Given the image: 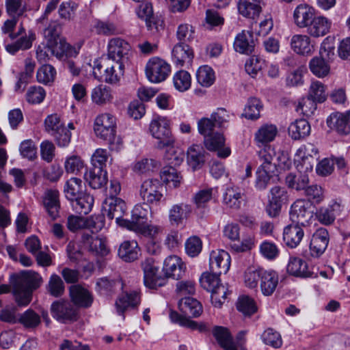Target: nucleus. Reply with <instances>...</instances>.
I'll list each match as a JSON object with an SVG mask.
<instances>
[{
    "instance_id": "f257e3e1",
    "label": "nucleus",
    "mask_w": 350,
    "mask_h": 350,
    "mask_svg": "<svg viewBox=\"0 0 350 350\" xmlns=\"http://www.w3.org/2000/svg\"><path fill=\"white\" fill-rule=\"evenodd\" d=\"M43 279L38 273L32 270L23 271L11 280L12 293L18 305H28L32 297L33 291L42 284Z\"/></svg>"
},
{
    "instance_id": "f03ea898",
    "label": "nucleus",
    "mask_w": 350,
    "mask_h": 350,
    "mask_svg": "<svg viewBox=\"0 0 350 350\" xmlns=\"http://www.w3.org/2000/svg\"><path fill=\"white\" fill-rule=\"evenodd\" d=\"M178 308L184 316L176 311L171 310L170 318L173 323L193 330L198 329L200 332L206 330L205 325L198 324L196 321L189 319V318L198 317L202 312V306L196 299L191 297L182 298L178 301Z\"/></svg>"
},
{
    "instance_id": "7ed1b4c3",
    "label": "nucleus",
    "mask_w": 350,
    "mask_h": 350,
    "mask_svg": "<svg viewBox=\"0 0 350 350\" xmlns=\"http://www.w3.org/2000/svg\"><path fill=\"white\" fill-rule=\"evenodd\" d=\"M221 274L213 272H204L200 282L202 287L211 293V302L215 307L220 308L230 293L228 288L220 283Z\"/></svg>"
},
{
    "instance_id": "20e7f679",
    "label": "nucleus",
    "mask_w": 350,
    "mask_h": 350,
    "mask_svg": "<svg viewBox=\"0 0 350 350\" xmlns=\"http://www.w3.org/2000/svg\"><path fill=\"white\" fill-rule=\"evenodd\" d=\"M50 311L52 317L61 323H72L80 318L79 310L68 299L53 301L51 305Z\"/></svg>"
},
{
    "instance_id": "39448f33",
    "label": "nucleus",
    "mask_w": 350,
    "mask_h": 350,
    "mask_svg": "<svg viewBox=\"0 0 350 350\" xmlns=\"http://www.w3.org/2000/svg\"><path fill=\"white\" fill-rule=\"evenodd\" d=\"M149 129L152 135L158 139L157 148L163 149L174 146L175 139L172 135L167 120L161 117L153 119Z\"/></svg>"
},
{
    "instance_id": "423d86ee",
    "label": "nucleus",
    "mask_w": 350,
    "mask_h": 350,
    "mask_svg": "<svg viewBox=\"0 0 350 350\" xmlns=\"http://www.w3.org/2000/svg\"><path fill=\"white\" fill-rule=\"evenodd\" d=\"M165 157L169 165L162 168L160 172L161 179L169 187H178L183 181V176L174 167L182 163L183 157L180 154H170V153H167Z\"/></svg>"
},
{
    "instance_id": "0eeeda50",
    "label": "nucleus",
    "mask_w": 350,
    "mask_h": 350,
    "mask_svg": "<svg viewBox=\"0 0 350 350\" xmlns=\"http://www.w3.org/2000/svg\"><path fill=\"white\" fill-rule=\"evenodd\" d=\"M144 282L146 287L157 289L164 286L166 278L159 273V267L153 258H148L142 262Z\"/></svg>"
},
{
    "instance_id": "6e6552de",
    "label": "nucleus",
    "mask_w": 350,
    "mask_h": 350,
    "mask_svg": "<svg viewBox=\"0 0 350 350\" xmlns=\"http://www.w3.org/2000/svg\"><path fill=\"white\" fill-rule=\"evenodd\" d=\"M260 161L262 163L258 167L265 168L267 171H275L277 166L288 167L290 161L280 152L277 153L271 146H265L258 152Z\"/></svg>"
},
{
    "instance_id": "1a4fd4ad",
    "label": "nucleus",
    "mask_w": 350,
    "mask_h": 350,
    "mask_svg": "<svg viewBox=\"0 0 350 350\" xmlns=\"http://www.w3.org/2000/svg\"><path fill=\"white\" fill-rule=\"evenodd\" d=\"M116 223L122 228L152 239H155L163 231L162 226L154 225L143 220H116Z\"/></svg>"
},
{
    "instance_id": "9d476101",
    "label": "nucleus",
    "mask_w": 350,
    "mask_h": 350,
    "mask_svg": "<svg viewBox=\"0 0 350 350\" xmlns=\"http://www.w3.org/2000/svg\"><path fill=\"white\" fill-rule=\"evenodd\" d=\"M131 50L130 44L120 38H112L108 43V58L112 59L118 66L120 74H122L124 65L122 61L128 58V54Z\"/></svg>"
},
{
    "instance_id": "9b49d317",
    "label": "nucleus",
    "mask_w": 350,
    "mask_h": 350,
    "mask_svg": "<svg viewBox=\"0 0 350 350\" xmlns=\"http://www.w3.org/2000/svg\"><path fill=\"white\" fill-rule=\"evenodd\" d=\"M170 70V65L159 57L151 58L146 66V77L152 83L165 81Z\"/></svg>"
},
{
    "instance_id": "f8f14e48",
    "label": "nucleus",
    "mask_w": 350,
    "mask_h": 350,
    "mask_svg": "<svg viewBox=\"0 0 350 350\" xmlns=\"http://www.w3.org/2000/svg\"><path fill=\"white\" fill-rule=\"evenodd\" d=\"M116 118L109 113H103L96 117L94 132L97 137L104 140H111L116 133Z\"/></svg>"
},
{
    "instance_id": "ddd939ff",
    "label": "nucleus",
    "mask_w": 350,
    "mask_h": 350,
    "mask_svg": "<svg viewBox=\"0 0 350 350\" xmlns=\"http://www.w3.org/2000/svg\"><path fill=\"white\" fill-rule=\"evenodd\" d=\"M288 200L286 189L280 186H275L269 191L268 204L266 211L270 217H276L281 211L282 204Z\"/></svg>"
},
{
    "instance_id": "4468645a",
    "label": "nucleus",
    "mask_w": 350,
    "mask_h": 350,
    "mask_svg": "<svg viewBox=\"0 0 350 350\" xmlns=\"http://www.w3.org/2000/svg\"><path fill=\"white\" fill-rule=\"evenodd\" d=\"M163 185L157 179H148L143 182L140 188L142 198L148 203H157L163 197Z\"/></svg>"
},
{
    "instance_id": "2eb2a0df",
    "label": "nucleus",
    "mask_w": 350,
    "mask_h": 350,
    "mask_svg": "<svg viewBox=\"0 0 350 350\" xmlns=\"http://www.w3.org/2000/svg\"><path fill=\"white\" fill-rule=\"evenodd\" d=\"M329 241L327 230L324 228H318L313 234L310 243V256L313 258L320 257L327 247Z\"/></svg>"
},
{
    "instance_id": "dca6fc26",
    "label": "nucleus",
    "mask_w": 350,
    "mask_h": 350,
    "mask_svg": "<svg viewBox=\"0 0 350 350\" xmlns=\"http://www.w3.org/2000/svg\"><path fill=\"white\" fill-rule=\"evenodd\" d=\"M127 210L126 203L119 198H108L104 202L102 215L109 219H123Z\"/></svg>"
},
{
    "instance_id": "f3484780",
    "label": "nucleus",
    "mask_w": 350,
    "mask_h": 350,
    "mask_svg": "<svg viewBox=\"0 0 350 350\" xmlns=\"http://www.w3.org/2000/svg\"><path fill=\"white\" fill-rule=\"evenodd\" d=\"M209 265L211 272L225 274L230 267V256L224 250L212 251L210 254Z\"/></svg>"
},
{
    "instance_id": "a211bd4d",
    "label": "nucleus",
    "mask_w": 350,
    "mask_h": 350,
    "mask_svg": "<svg viewBox=\"0 0 350 350\" xmlns=\"http://www.w3.org/2000/svg\"><path fill=\"white\" fill-rule=\"evenodd\" d=\"M70 301L79 308H88L93 303L94 297L86 288L80 285H72L69 288Z\"/></svg>"
},
{
    "instance_id": "6ab92c4d",
    "label": "nucleus",
    "mask_w": 350,
    "mask_h": 350,
    "mask_svg": "<svg viewBox=\"0 0 350 350\" xmlns=\"http://www.w3.org/2000/svg\"><path fill=\"white\" fill-rule=\"evenodd\" d=\"M304 226L305 225L303 223L293 221L291 224L284 228L283 239L288 247L295 248L301 243L304 235Z\"/></svg>"
},
{
    "instance_id": "aec40b11",
    "label": "nucleus",
    "mask_w": 350,
    "mask_h": 350,
    "mask_svg": "<svg viewBox=\"0 0 350 350\" xmlns=\"http://www.w3.org/2000/svg\"><path fill=\"white\" fill-rule=\"evenodd\" d=\"M163 270L165 273V278H172L179 280L183 277L186 271V266L182 259L172 255L167 257L163 263Z\"/></svg>"
},
{
    "instance_id": "412c9836",
    "label": "nucleus",
    "mask_w": 350,
    "mask_h": 350,
    "mask_svg": "<svg viewBox=\"0 0 350 350\" xmlns=\"http://www.w3.org/2000/svg\"><path fill=\"white\" fill-rule=\"evenodd\" d=\"M94 201L93 196L88 193H83L71 201V206L77 215H70L67 219H84L83 216L91 211Z\"/></svg>"
},
{
    "instance_id": "4be33fe9",
    "label": "nucleus",
    "mask_w": 350,
    "mask_h": 350,
    "mask_svg": "<svg viewBox=\"0 0 350 350\" xmlns=\"http://www.w3.org/2000/svg\"><path fill=\"white\" fill-rule=\"evenodd\" d=\"M350 111L345 113H332L327 119V124L331 129L338 133L347 135L350 133Z\"/></svg>"
},
{
    "instance_id": "5701e85b",
    "label": "nucleus",
    "mask_w": 350,
    "mask_h": 350,
    "mask_svg": "<svg viewBox=\"0 0 350 350\" xmlns=\"http://www.w3.org/2000/svg\"><path fill=\"white\" fill-rule=\"evenodd\" d=\"M233 46L234 50L241 54L250 55L254 51L255 42L252 31L243 30L235 37Z\"/></svg>"
},
{
    "instance_id": "b1692460",
    "label": "nucleus",
    "mask_w": 350,
    "mask_h": 350,
    "mask_svg": "<svg viewBox=\"0 0 350 350\" xmlns=\"http://www.w3.org/2000/svg\"><path fill=\"white\" fill-rule=\"evenodd\" d=\"M225 139L222 134L216 133L210 136L204 137V145L211 151H217V156L220 158H226L230 154V149L224 147Z\"/></svg>"
},
{
    "instance_id": "393cba45",
    "label": "nucleus",
    "mask_w": 350,
    "mask_h": 350,
    "mask_svg": "<svg viewBox=\"0 0 350 350\" xmlns=\"http://www.w3.org/2000/svg\"><path fill=\"white\" fill-rule=\"evenodd\" d=\"M286 271L290 275L300 278H310L314 275V272L308 264L303 259L297 256L289 258Z\"/></svg>"
},
{
    "instance_id": "a878e982",
    "label": "nucleus",
    "mask_w": 350,
    "mask_h": 350,
    "mask_svg": "<svg viewBox=\"0 0 350 350\" xmlns=\"http://www.w3.org/2000/svg\"><path fill=\"white\" fill-rule=\"evenodd\" d=\"M172 55L174 64L179 67L190 64L193 57L190 46L183 42H179L174 46Z\"/></svg>"
},
{
    "instance_id": "bb28decb",
    "label": "nucleus",
    "mask_w": 350,
    "mask_h": 350,
    "mask_svg": "<svg viewBox=\"0 0 350 350\" xmlns=\"http://www.w3.org/2000/svg\"><path fill=\"white\" fill-rule=\"evenodd\" d=\"M279 278L278 273L273 270L261 271L260 288L262 293L265 296L271 295L278 285Z\"/></svg>"
},
{
    "instance_id": "cd10ccee",
    "label": "nucleus",
    "mask_w": 350,
    "mask_h": 350,
    "mask_svg": "<svg viewBox=\"0 0 350 350\" xmlns=\"http://www.w3.org/2000/svg\"><path fill=\"white\" fill-rule=\"evenodd\" d=\"M59 193L57 190L49 189L44 193L43 198L44 206L52 219L61 217L59 214Z\"/></svg>"
},
{
    "instance_id": "c85d7f7f",
    "label": "nucleus",
    "mask_w": 350,
    "mask_h": 350,
    "mask_svg": "<svg viewBox=\"0 0 350 350\" xmlns=\"http://www.w3.org/2000/svg\"><path fill=\"white\" fill-rule=\"evenodd\" d=\"M140 303L139 294L135 291L126 293L118 297L116 301L117 312L124 318V312L130 309L137 307Z\"/></svg>"
},
{
    "instance_id": "c756f323",
    "label": "nucleus",
    "mask_w": 350,
    "mask_h": 350,
    "mask_svg": "<svg viewBox=\"0 0 350 350\" xmlns=\"http://www.w3.org/2000/svg\"><path fill=\"white\" fill-rule=\"evenodd\" d=\"M261 0H239L237 8L239 13L245 18L255 19L262 12Z\"/></svg>"
},
{
    "instance_id": "7c9ffc66",
    "label": "nucleus",
    "mask_w": 350,
    "mask_h": 350,
    "mask_svg": "<svg viewBox=\"0 0 350 350\" xmlns=\"http://www.w3.org/2000/svg\"><path fill=\"white\" fill-rule=\"evenodd\" d=\"M332 23L324 16H314L307 28V33L313 38L326 35L331 27Z\"/></svg>"
},
{
    "instance_id": "2f4dec72",
    "label": "nucleus",
    "mask_w": 350,
    "mask_h": 350,
    "mask_svg": "<svg viewBox=\"0 0 350 350\" xmlns=\"http://www.w3.org/2000/svg\"><path fill=\"white\" fill-rule=\"evenodd\" d=\"M316 208L311 204L309 201L305 200H296L291 207L290 216L291 219L307 217L312 219Z\"/></svg>"
},
{
    "instance_id": "473e14b6",
    "label": "nucleus",
    "mask_w": 350,
    "mask_h": 350,
    "mask_svg": "<svg viewBox=\"0 0 350 350\" xmlns=\"http://www.w3.org/2000/svg\"><path fill=\"white\" fill-rule=\"evenodd\" d=\"M314 16V9L306 4L297 5L293 13L295 23L300 28L307 27Z\"/></svg>"
},
{
    "instance_id": "72a5a7b5",
    "label": "nucleus",
    "mask_w": 350,
    "mask_h": 350,
    "mask_svg": "<svg viewBox=\"0 0 350 350\" xmlns=\"http://www.w3.org/2000/svg\"><path fill=\"white\" fill-rule=\"evenodd\" d=\"M84 178L89 185L94 189L105 187L107 183V172L105 170L92 167L87 170Z\"/></svg>"
},
{
    "instance_id": "f704fd0d",
    "label": "nucleus",
    "mask_w": 350,
    "mask_h": 350,
    "mask_svg": "<svg viewBox=\"0 0 350 350\" xmlns=\"http://www.w3.org/2000/svg\"><path fill=\"white\" fill-rule=\"evenodd\" d=\"M104 225V220H68L67 222V227L72 232L87 229L92 233H97Z\"/></svg>"
},
{
    "instance_id": "c9c22d12",
    "label": "nucleus",
    "mask_w": 350,
    "mask_h": 350,
    "mask_svg": "<svg viewBox=\"0 0 350 350\" xmlns=\"http://www.w3.org/2000/svg\"><path fill=\"white\" fill-rule=\"evenodd\" d=\"M119 288H122V284L119 279L104 277L98 278L96 282V291L104 296H111Z\"/></svg>"
},
{
    "instance_id": "e433bc0d",
    "label": "nucleus",
    "mask_w": 350,
    "mask_h": 350,
    "mask_svg": "<svg viewBox=\"0 0 350 350\" xmlns=\"http://www.w3.org/2000/svg\"><path fill=\"white\" fill-rule=\"evenodd\" d=\"M82 240L84 245L88 247V250L96 255L104 256L109 253L105 241L101 238L93 237L89 234H83Z\"/></svg>"
},
{
    "instance_id": "4c0bfd02",
    "label": "nucleus",
    "mask_w": 350,
    "mask_h": 350,
    "mask_svg": "<svg viewBox=\"0 0 350 350\" xmlns=\"http://www.w3.org/2000/svg\"><path fill=\"white\" fill-rule=\"evenodd\" d=\"M213 334L221 347L225 350H238L229 330L222 326H215Z\"/></svg>"
},
{
    "instance_id": "58836bf2",
    "label": "nucleus",
    "mask_w": 350,
    "mask_h": 350,
    "mask_svg": "<svg viewBox=\"0 0 350 350\" xmlns=\"http://www.w3.org/2000/svg\"><path fill=\"white\" fill-rule=\"evenodd\" d=\"M222 202L226 207L238 210L243 202V193L238 187H228L223 195Z\"/></svg>"
},
{
    "instance_id": "ea45409f",
    "label": "nucleus",
    "mask_w": 350,
    "mask_h": 350,
    "mask_svg": "<svg viewBox=\"0 0 350 350\" xmlns=\"http://www.w3.org/2000/svg\"><path fill=\"white\" fill-rule=\"evenodd\" d=\"M291 46L296 53L301 55L310 54L314 49L310 38L307 35H294L291 40Z\"/></svg>"
},
{
    "instance_id": "a19ab883",
    "label": "nucleus",
    "mask_w": 350,
    "mask_h": 350,
    "mask_svg": "<svg viewBox=\"0 0 350 350\" xmlns=\"http://www.w3.org/2000/svg\"><path fill=\"white\" fill-rule=\"evenodd\" d=\"M343 210L341 200H332L328 206L316 209L317 219H335L339 217Z\"/></svg>"
},
{
    "instance_id": "79ce46f5",
    "label": "nucleus",
    "mask_w": 350,
    "mask_h": 350,
    "mask_svg": "<svg viewBox=\"0 0 350 350\" xmlns=\"http://www.w3.org/2000/svg\"><path fill=\"white\" fill-rule=\"evenodd\" d=\"M205 150L200 145H193L187 150V163L196 170L201 168L205 162Z\"/></svg>"
},
{
    "instance_id": "37998d69",
    "label": "nucleus",
    "mask_w": 350,
    "mask_h": 350,
    "mask_svg": "<svg viewBox=\"0 0 350 350\" xmlns=\"http://www.w3.org/2000/svg\"><path fill=\"white\" fill-rule=\"evenodd\" d=\"M136 13L139 18L145 21L148 30L158 31V21L154 20L151 3H142L138 6Z\"/></svg>"
},
{
    "instance_id": "c03bdc74",
    "label": "nucleus",
    "mask_w": 350,
    "mask_h": 350,
    "mask_svg": "<svg viewBox=\"0 0 350 350\" xmlns=\"http://www.w3.org/2000/svg\"><path fill=\"white\" fill-rule=\"evenodd\" d=\"M139 247L135 241H125L119 247L118 256L125 262H133L138 258Z\"/></svg>"
},
{
    "instance_id": "a18cd8bd",
    "label": "nucleus",
    "mask_w": 350,
    "mask_h": 350,
    "mask_svg": "<svg viewBox=\"0 0 350 350\" xmlns=\"http://www.w3.org/2000/svg\"><path fill=\"white\" fill-rule=\"evenodd\" d=\"M288 135L294 140L307 137L310 133V125L305 119L297 120L288 126Z\"/></svg>"
},
{
    "instance_id": "49530a36",
    "label": "nucleus",
    "mask_w": 350,
    "mask_h": 350,
    "mask_svg": "<svg viewBox=\"0 0 350 350\" xmlns=\"http://www.w3.org/2000/svg\"><path fill=\"white\" fill-rule=\"evenodd\" d=\"M278 133L277 126L274 124H264L255 134V140L258 144H265L272 142Z\"/></svg>"
},
{
    "instance_id": "de8ad7c7",
    "label": "nucleus",
    "mask_w": 350,
    "mask_h": 350,
    "mask_svg": "<svg viewBox=\"0 0 350 350\" xmlns=\"http://www.w3.org/2000/svg\"><path fill=\"white\" fill-rule=\"evenodd\" d=\"M64 192L68 200L73 201L77 199L83 193L82 180L78 178H71L66 183Z\"/></svg>"
},
{
    "instance_id": "09e8293b",
    "label": "nucleus",
    "mask_w": 350,
    "mask_h": 350,
    "mask_svg": "<svg viewBox=\"0 0 350 350\" xmlns=\"http://www.w3.org/2000/svg\"><path fill=\"white\" fill-rule=\"evenodd\" d=\"M46 291L53 297H62L65 292V285L60 276L55 273L52 274L46 285Z\"/></svg>"
},
{
    "instance_id": "8fccbe9b",
    "label": "nucleus",
    "mask_w": 350,
    "mask_h": 350,
    "mask_svg": "<svg viewBox=\"0 0 350 350\" xmlns=\"http://www.w3.org/2000/svg\"><path fill=\"white\" fill-rule=\"evenodd\" d=\"M326 86L321 81L313 80L311 81L308 95L319 103L325 102L327 97Z\"/></svg>"
},
{
    "instance_id": "3c124183",
    "label": "nucleus",
    "mask_w": 350,
    "mask_h": 350,
    "mask_svg": "<svg viewBox=\"0 0 350 350\" xmlns=\"http://www.w3.org/2000/svg\"><path fill=\"white\" fill-rule=\"evenodd\" d=\"M310 71L317 77L327 76L330 70V67L323 57H314L309 63Z\"/></svg>"
},
{
    "instance_id": "603ef678",
    "label": "nucleus",
    "mask_w": 350,
    "mask_h": 350,
    "mask_svg": "<svg viewBox=\"0 0 350 350\" xmlns=\"http://www.w3.org/2000/svg\"><path fill=\"white\" fill-rule=\"evenodd\" d=\"M286 183L289 188L297 191L304 190L306 188L309 183V178L307 174H300L295 175L289 174L286 176Z\"/></svg>"
},
{
    "instance_id": "864d4df0",
    "label": "nucleus",
    "mask_w": 350,
    "mask_h": 350,
    "mask_svg": "<svg viewBox=\"0 0 350 350\" xmlns=\"http://www.w3.org/2000/svg\"><path fill=\"white\" fill-rule=\"evenodd\" d=\"M92 100L98 105L105 104L112 100L111 90L105 85H100L92 91Z\"/></svg>"
},
{
    "instance_id": "5fc2aeb1",
    "label": "nucleus",
    "mask_w": 350,
    "mask_h": 350,
    "mask_svg": "<svg viewBox=\"0 0 350 350\" xmlns=\"http://www.w3.org/2000/svg\"><path fill=\"white\" fill-rule=\"evenodd\" d=\"M174 88L179 92H185L189 89L191 83L190 74L186 70H179L173 77Z\"/></svg>"
},
{
    "instance_id": "6e6d98bb",
    "label": "nucleus",
    "mask_w": 350,
    "mask_h": 350,
    "mask_svg": "<svg viewBox=\"0 0 350 350\" xmlns=\"http://www.w3.org/2000/svg\"><path fill=\"white\" fill-rule=\"evenodd\" d=\"M196 78L199 84L203 87H210L215 81V72L208 66H200L196 72Z\"/></svg>"
},
{
    "instance_id": "4d7b16f0",
    "label": "nucleus",
    "mask_w": 350,
    "mask_h": 350,
    "mask_svg": "<svg viewBox=\"0 0 350 350\" xmlns=\"http://www.w3.org/2000/svg\"><path fill=\"white\" fill-rule=\"evenodd\" d=\"M56 70L51 64H44L37 71V80L44 85L50 84L55 80Z\"/></svg>"
},
{
    "instance_id": "13d9d810",
    "label": "nucleus",
    "mask_w": 350,
    "mask_h": 350,
    "mask_svg": "<svg viewBox=\"0 0 350 350\" xmlns=\"http://www.w3.org/2000/svg\"><path fill=\"white\" fill-rule=\"evenodd\" d=\"M237 308L243 315L250 317L257 311L254 300L247 295L241 296L237 303Z\"/></svg>"
},
{
    "instance_id": "bf43d9fd",
    "label": "nucleus",
    "mask_w": 350,
    "mask_h": 350,
    "mask_svg": "<svg viewBox=\"0 0 350 350\" xmlns=\"http://www.w3.org/2000/svg\"><path fill=\"white\" fill-rule=\"evenodd\" d=\"M5 10L10 16L19 17L27 11V5L23 0H5Z\"/></svg>"
},
{
    "instance_id": "052dcab7",
    "label": "nucleus",
    "mask_w": 350,
    "mask_h": 350,
    "mask_svg": "<svg viewBox=\"0 0 350 350\" xmlns=\"http://www.w3.org/2000/svg\"><path fill=\"white\" fill-rule=\"evenodd\" d=\"M262 106L259 99L251 98L245 107L242 116L250 120H256L260 117V111Z\"/></svg>"
},
{
    "instance_id": "680f3d73",
    "label": "nucleus",
    "mask_w": 350,
    "mask_h": 350,
    "mask_svg": "<svg viewBox=\"0 0 350 350\" xmlns=\"http://www.w3.org/2000/svg\"><path fill=\"white\" fill-rule=\"evenodd\" d=\"M157 167V162L152 159L144 158L134 163L133 170L137 174H144L153 172Z\"/></svg>"
},
{
    "instance_id": "e2e57ef3",
    "label": "nucleus",
    "mask_w": 350,
    "mask_h": 350,
    "mask_svg": "<svg viewBox=\"0 0 350 350\" xmlns=\"http://www.w3.org/2000/svg\"><path fill=\"white\" fill-rule=\"evenodd\" d=\"M21 336L12 329L3 331L0 334V346L5 349H10L20 341Z\"/></svg>"
},
{
    "instance_id": "0e129e2a",
    "label": "nucleus",
    "mask_w": 350,
    "mask_h": 350,
    "mask_svg": "<svg viewBox=\"0 0 350 350\" xmlns=\"http://www.w3.org/2000/svg\"><path fill=\"white\" fill-rule=\"evenodd\" d=\"M94 28L99 35L111 36L118 32L116 25L110 21L96 20Z\"/></svg>"
},
{
    "instance_id": "69168bd1",
    "label": "nucleus",
    "mask_w": 350,
    "mask_h": 350,
    "mask_svg": "<svg viewBox=\"0 0 350 350\" xmlns=\"http://www.w3.org/2000/svg\"><path fill=\"white\" fill-rule=\"evenodd\" d=\"M45 130L50 135H53L60 132L65 127L57 114L48 116L44 120Z\"/></svg>"
},
{
    "instance_id": "338daca9",
    "label": "nucleus",
    "mask_w": 350,
    "mask_h": 350,
    "mask_svg": "<svg viewBox=\"0 0 350 350\" xmlns=\"http://www.w3.org/2000/svg\"><path fill=\"white\" fill-rule=\"evenodd\" d=\"M18 322L27 328H34L40 323V317L33 310L29 309L20 315Z\"/></svg>"
},
{
    "instance_id": "774afa93",
    "label": "nucleus",
    "mask_w": 350,
    "mask_h": 350,
    "mask_svg": "<svg viewBox=\"0 0 350 350\" xmlns=\"http://www.w3.org/2000/svg\"><path fill=\"white\" fill-rule=\"evenodd\" d=\"M49 49H51V55L55 56L57 59H62L66 56V52L69 47V44L62 39L57 40L49 41Z\"/></svg>"
}]
</instances>
